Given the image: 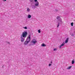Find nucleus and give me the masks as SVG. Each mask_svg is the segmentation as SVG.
<instances>
[{"label": "nucleus", "instance_id": "f257e3e1", "mask_svg": "<svg viewBox=\"0 0 75 75\" xmlns=\"http://www.w3.org/2000/svg\"><path fill=\"white\" fill-rule=\"evenodd\" d=\"M28 33L27 31H24L22 33V35H21V42H23L24 41V38H25L26 37Z\"/></svg>", "mask_w": 75, "mask_h": 75}, {"label": "nucleus", "instance_id": "f03ea898", "mask_svg": "<svg viewBox=\"0 0 75 75\" xmlns=\"http://www.w3.org/2000/svg\"><path fill=\"white\" fill-rule=\"evenodd\" d=\"M57 19L58 20V21H59L60 23H62V20H61V17L60 16H58L57 18Z\"/></svg>", "mask_w": 75, "mask_h": 75}, {"label": "nucleus", "instance_id": "7ed1b4c3", "mask_svg": "<svg viewBox=\"0 0 75 75\" xmlns=\"http://www.w3.org/2000/svg\"><path fill=\"white\" fill-rule=\"evenodd\" d=\"M34 1L35 3V6H38L39 5V3L37 1V0H34Z\"/></svg>", "mask_w": 75, "mask_h": 75}, {"label": "nucleus", "instance_id": "20e7f679", "mask_svg": "<svg viewBox=\"0 0 75 75\" xmlns=\"http://www.w3.org/2000/svg\"><path fill=\"white\" fill-rule=\"evenodd\" d=\"M30 39L28 41H26V40L24 43V45H27V44L28 43V42H30Z\"/></svg>", "mask_w": 75, "mask_h": 75}, {"label": "nucleus", "instance_id": "39448f33", "mask_svg": "<svg viewBox=\"0 0 75 75\" xmlns=\"http://www.w3.org/2000/svg\"><path fill=\"white\" fill-rule=\"evenodd\" d=\"M30 39V40H31V35H29L28 37L27 38L26 41H28Z\"/></svg>", "mask_w": 75, "mask_h": 75}, {"label": "nucleus", "instance_id": "423d86ee", "mask_svg": "<svg viewBox=\"0 0 75 75\" xmlns=\"http://www.w3.org/2000/svg\"><path fill=\"white\" fill-rule=\"evenodd\" d=\"M34 41H34V40H32L31 41V42L32 43H33V44H35V43H36V42H37V41L36 40H35Z\"/></svg>", "mask_w": 75, "mask_h": 75}, {"label": "nucleus", "instance_id": "0eeeda50", "mask_svg": "<svg viewBox=\"0 0 75 75\" xmlns=\"http://www.w3.org/2000/svg\"><path fill=\"white\" fill-rule=\"evenodd\" d=\"M68 40H69V38H67L65 41V43H67V42H68Z\"/></svg>", "mask_w": 75, "mask_h": 75}, {"label": "nucleus", "instance_id": "6e6552de", "mask_svg": "<svg viewBox=\"0 0 75 75\" xmlns=\"http://www.w3.org/2000/svg\"><path fill=\"white\" fill-rule=\"evenodd\" d=\"M59 24H62V23H61V22H58V23L57 24V28H58V27H59Z\"/></svg>", "mask_w": 75, "mask_h": 75}, {"label": "nucleus", "instance_id": "1a4fd4ad", "mask_svg": "<svg viewBox=\"0 0 75 75\" xmlns=\"http://www.w3.org/2000/svg\"><path fill=\"white\" fill-rule=\"evenodd\" d=\"M64 45H65V43H64V42H63L62 45H60L59 48H61V47H62V46H64Z\"/></svg>", "mask_w": 75, "mask_h": 75}, {"label": "nucleus", "instance_id": "9d476101", "mask_svg": "<svg viewBox=\"0 0 75 75\" xmlns=\"http://www.w3.org/2000/svg\"><path fill=\"white\" fill-rule=\"evenodd\" d=\"M41 46L42 47H45L46 46V45L44 43H42V45H41Z\"/></svg>", "mask_w": 75, "mask_h": 75}, {"label": "nucleus", "instance_id": "9b49d317", "mask_svg": "<svg viewBox=\"0 0 75 75\" xmlns=\"http://www.w3.org/2000/svg\"><path fill=\"white\" fill-rule=\"evenodd\" d=\"M28 18H30L31 17V16L30 14H29L28 16Z\"/></svg>", "mask_w": 75, "mask_h": 75}, {"label": "nucleus", "instance_id": "f8f14e48", "mask_svg": "<svg viewBox=\"0 0 75 75\" xmlns=\"http://www.w3.org/2000/svg\"><path fill=\"white\" fill-rule=\"evenodd\" d=\"M36 6L35 5H33L32 6V8H36Z\"/></svg>", "mask_w": 75, "mask_h": 75}, {"label": "nucleus", "instance_id": "ddd939ff", "mask_svg": "<svg viewBox=\"0 0 75 75\" xmlns=\"http://www.w3.org/2000/svg\"><path fill=\"white\" fill-rule=\"evenodd\" d=\"M72 68V66H70V67H68V68H67V69H71Z\"/></svg>", "mask_w": 75, "mask_h": 75}, {"label": "nucleus", "instance_id": "4468645a", "mask_svg": "<svg viewBox=\"0 0 75 75\" xmlns=\"http://www.w3.org/2000/svg\"><path fill=\"white\" fill-rule=\"evenodd\" d=\"M30 11V9L29 8H27V11H28V12H29Z\"/></svg>", "mask_w": 75, "mask_h": 75}, {"label": "nucleus", "instance_id": "2eb2a0df", "mask_svg": "<svg viewBox=\"0 0 75 75\" xmlns=\"http://www.w3.org/2000/svg\"><path fill=\"white\" fill-rule=\"evenodd\" d=\"M72 64H74L75 63V61H74V59H73L72 61Z\"/></svg>", "mask_w": 75, "mask_h": 75}, {"label": "nucleus", "instance_id": "dca6fc26", "mask_svg": "<svg viewBox=\"0 0 75 75\" xmlns=\"http://www.w3.org/2000/svg\"><path fill=\"white\" fill-rule=\"evenodd\" d=\"M23 28H24V29H27V26L23 27Z\"/></svg>", "mask_w": 75, "mask_h": 75}, {"label": "nucleus", "instance_id": "f3484780", "mask_svg": "<svg viewBox=\"0 0 75 75\" xmlns=\"http://www.w3.org/2000/svg\"><path fill=\"white\" fill-rule=\"evenodd\" d=\"M70 34L71 35V36H74V34L72 33H70Z\"/></svg>", "mask_w": 75, "mask_h": 75}, {"label": "nucleus", "instance_id": "a211bd4d", "mask_svg": "<svg viewBox=\"0 0 75 75\" xmlns=\"http://www.w3.org/2000/svg\"><path fill=\"white\" fill-rule=\"evenodd\" d=\"M71 26L72 27V26H73V24H74V23H71Z\"/></svg>", "mask_w": 75, "mask_h": 75}, {"label": "nucleus", "instance_id": "6ab92c4d", "mask_svg": "<svg viewBox=\"0 0 75 75\" xmlns=\"http://www.w3.org/2000/svg\"><path fill=\"white\" fill-rule=\"evenodd\" d=\"M38 31L39 33H41V31H40V29L38 30Z\"/></svg>", "mask_w": 75, "mask_h": 75}, {"label": "nucleus", "instance_id": "aec40b11", "mask_svg": "<svg viewBox=\"0 0 75 75\" xmlns=\"http://www.w3.org/2000/svg\"><path fill=\"white\" fill-rule=\"evenodd\" d=\"M6 42V44H10V43H9V42Z\"/></svg>", "mask_w": 75, "mask_h": 75}, {"label": "nucleus", "instance_id": "412c9836", "mask_svg": "<svg viewBox=\"0 0 75 75\" xmlns=\"http://www.w3.org/2000/svg\"><path fill=\"white\" fill-rule=\"evenodd\" d=\"M57 50V48H55L54 49V51H56Z\"/></svg>", "mask_w": 75, "mask_h": 75}, {"label": "nucleus", "instance_id": "4be33fe9", "mask_svg": "<svg viewBox=\"0 0 75 75\" xmlns=\"http://www.w3.org/2000/svg\"><path fill=\"white\" fill-rule=\"evenodd\" d=\"M51 65H52V64H49V66L50 67V66H51Z\"/></svg>", "mask_w": 75, "mask_h": 75}, {"label": "nucleus", "instance_id": "5701e85b", "mask_svg": "<svg viewBox=\"0 0 75 75\" xmlns=\"http://www.w3.org/2000/svg\"><path fill=\"white\" fill-rule=\"evenodd\" d=\"M30 2H33V0H30Z\"/></svg>", "mask_w": 75, "mask_h": 75}, {"label": "nucleus", "instance_id": "b1692460", "mask_svg": "<svg viewBox=\"0 0 75 75\" xmlns=\"http://www.w3.org/2000/svg\"><path fill=\"white\" fill-rule=\"evenodd\" d=\"M55 11L57 12L58 11V10L57 9H56L55 10Z\"/></svg>", "mask_w": 75, "mask_h": 75}, {"label": "nucleus", "instance_id": "393cba45", "mask_svg": "<svg viewBox=\"0 0 75 75\" xmlns=\"http://www.w3.org/2000/svg\"><path fill=\"white\" fill-rule=\"evenodd\" d=\"M29 45H33V44H29Z\"/></svg>", "mask_w": 75, "mask_h": 75}, {"label": "nucleus", "instance_id": "a878e982", "mask_svg": "<svg viewBox=\"0 0 75 75\" xmlns=\"http://www.w3.org/2000/svg\"><path fill=\"white\" fill-rule=\"evenodd\" d=\"M50 64H52V61H51V62H50Z\"/></svg>", "mask_w": 75, "mask_h": 75}, {"label": "nucleus", "instance_id": "bb28decb", "mask_svg": "<svg viewBox=\"0 0 75 75\" xmlns=\"http://www.w3.org/2000/svg\"><path fill=\"white\" fill-rule=\"evenodd\" d=\"M6 0H4V1H6Z\"/></svg>", "mask_w": 75, "mask_h": 75}, {"label": "nucleus", "instance_id": "cd10ccee", "mask_svg": "<svg viewBox=\"0 0 75 75\" xmlns=\"http://www.w3.org/2000/svg\"><path fill=\"white\" fill-rule=\"evenodd\" d=\"M2 68H4V66H3L2 67Z\"/></svg>", "mask_w": 75, "mask_h": 75}, {"label": "nucleus", "instance_id": "c85d7f7f", "mask_svg": "<svg viewBox=\"0 0 75 75\" xmlns=\"http://www.w3.org/2000/svg\"><path fill=\"white\" fill-rule=\"evenodd\" d=\"M3 1H4V0H3Z\"/></svg>", "mask_w": 75, "mask_h": 75}]
</instances>
